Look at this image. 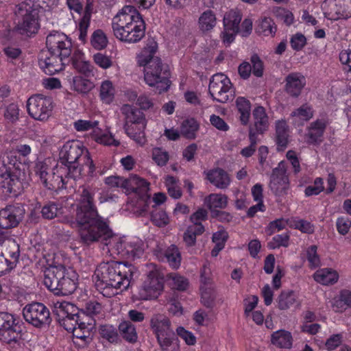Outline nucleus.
<instances>
[{
  "instance_id": "obj_34",
  "label": "nucleus",
  "mask_w": 351,
  "mask_h": 351,
  "mask_svg": "<svg viewBox=\"0 0 351 351\" xmlns=\"http://www.w3.org/2000/svg\"><path fill=\"white\" fill-rule=\"evenodd\" d=\"M254 126L256 132L262 134L269 128V117L265 108L256 106L252 111Z\"/></svg>"
},
{
  "instance_id": "obj_48",
  "label": "nucleus",
  "mask_w": 351,
  "mask_h": 351,
  "mask_svg": "<svg viewBox=\"0 0 351 351\" xmlns=\"http://www.w3.org/2000/svg\"><path fill=\"white\" fill-rule=\"evenodd\" d=\"M119 331L123 337L128 341L134 343L137 340V332L133 324L130 321H123L119 326Z\"/></svg>"
},
{
  "instance_id": "obj_40",
  "label": "nucleus",
  "mask_w": 351,
  "mask_h": 351,
  "mask_svg": "<svg viewBox=\"0 0 351 351\" xmlns=\"http://www.w3.org/2000/svg\"><path fill=\"white\" fill-rule=\"evenodd\" d=\"M116 93V88L110 80H106L101 82L99 98L102 103L105 104H112L114 100Z\"/></svg>"
},
{
  "instance_id": "obj_9",
  "label": "nucleus",
  "mask_w": 351,
  "mask_h": 351,
  "mask_svg": "<svg viewBox=\"0 0 351 351\" xmlns=\"http://www.w3.org/2000/svg\"><path fill=\"white\" fill-rule=\"evenodd\" d=\"M17 29L22 34L31 35L36 33L38 29V13L32 5L21 3L16 11Z\"/></svg>"
},
{
  "instance_id": "obj_1",
  "label": "nucleus",
  "mask_w": 351,
  "mask_h": 351,
  "mask_svg": "<svg viewBox=\"0 0 351 351\" xmlns=\"http://www.w3.org/2000/svg\"><path fill=\"white\" fill-rule=\"evenodd\" d=\"M78 193L75 219L65 217L63 221L72 228H77L81 239L85 243H89L101 239L106 246L104 250H106L113 257L116 255L123 257L127 237L113 234L107 222L99 216L94 204L95 190L82 186Z\"/></svg>"
},
{
  "instance_id": "obj_60",
  "label": "nucleus",
  "mask_w": 351,
  "mask_h": 351,
  "mask_svg": "<svg viewBox=\"0 0 351 351\" xmlns=\"http://www.w3.org/2000/svg\"><path fill=\"white\" fill-rule=\"evenodd\" d=\"M339 60L343 65L347 78L351 80V50H342L339 53Z\"/></svg>"
},
{
  "instance_id": "obj_16",
  "label": "nucleus",
  "mask_w": 351,
  "mask_h": 351,
  "mask_svg": "<svg viewBox=\"0 0 351 351\" xmlns=\"http://www.w3.org/2000/svg\"><path fill=\"white\" fill-rule=\"evenodd\" d=\"M88 169L82 162L75 161L73 162H66L58 164L56 166L57 177L60 178L58 182L62 184V186L66 184V179L72 178L78 180L83 176L90 177L87 173Z\"/></svg>"
},
{
  "instance_id": "obj_42",
  "label": "nucleus",
  "mask_w": 351,
  "mask_h": 351,
  "mask_svg": "<svg viewBox=\"0 0 351 351\" xmlns=\"http://www.w3.org/2000/svg\"><path fill=\"white\" fill-rule=\"evenodd\" d=\"M197 23L201 32L204 33L209 32L216 25V16L212 10H207L200 14Z\"/></svg>"
},
{
  "instance_id": "obj_44",
  "label": "nucleus",
  "mask_w": 351,
  "mask_h": 351,
  "mask_svg": "<svg viewBox=\"0 0 351 351\" xmlns=\"http://www.w3.org/2000/svg\"><path fill=\"white\" fill-rule=\"evenodd\" d=\"M93 138L97 143L104 145L117 147L120 144L111 133L102 132L98 127L93 131Z\"/></svg>"
},
{
  "instance_id": "obj_51",
  "label": "nucleus",
  "mask_w": 351,
  "mask_h": 351,
  "mask_svg": "<svg viewBox=\"0 0 351 351\" xmlns=\"http://www.w3.org/2000/svg\"><path fill=\"white\" fill-rule=\"evenodd\" d=\"M108 43V38L101 29H96L92 34L90 44L94 49L97 50L104 49L107 47Z\"/></svg>"
},
{
  "instance_id": "obj_28",
  "label": "nucleus",
  "mask_w": 351,
  "mask_h": 351,
  "mask_svg": "<svg viewBox=\"0 0 351 351\" xmlns=\"http://www.w3.org/2000/svg\"><path fill=\"white\" fill-rule=\"evenodd\" d=\"M326 124L324 119H317L312 122L308 127L307 133L305 135L306 141L309 144L319 143L322 141Z\"/></svg>"
},
{
  "instance_id": "obj_50",
  "label": "nucleus",
  "mask_w": 351,
  "mask_h": 351,
  "mask_svg": "<svg viewBox=\"0 0 351 351\" xmlns=\"http://www.w3.org/2000/svg\"><path fill=\"white\" fill-rule=\"evenodd\" d=\"M204 231V227L203 226L195 225L189 226L186 232L184 234L183 239L185 243L188 246H192L195 245L196 241V237L202 234Z\"/></svg>"
},
{
  "instance_id": "obj_52",
  "label": "nucleus",
  "mask_w": 351,
  "mask_h": 351,
  "mask_svg": "<svg viewBox=\"0 0 351 351\" xmlns=\"http://www.w3.org/2000/svg\"><path fill=\"white\" fill-rule=\"evenodd\" d=\"M165 257L170 267L173 269H178L181 263V255L178 248L172 245L165 252Z\"/></svg>"
},
{
  "instance_id": "obj_61",
  "label": "nucleus",
  "mask_w": 351,
  "mask_h": 351,
  "mask_svg": "<svg viewBox=\"0 0 351 351\" xmlns=\"http://www.w3.org/2000/svg\"><path fill=\"white\" fill-rule=\"evenodd\" d=\"M317 251V247L315 245L310 246L306 250V258L311 268H315L320 265V258Z\"/></svg>"
},
{
  "instance_id": "obj_57",
  "label": "nucleus",
  "mask_w": 351,
  "mask_h": 351,
  "mask_svg": "<svg viewBox=\"0 0 351 351\" xmlns=\"http://www.w3.org/2000/svg\"><path fill=\"white\" fill-rule=\"evenodd\" d=\"M99 121L96 120L78 119L73 122V128L80 132H86L90 130L93 131L98 127Z\"/></svg>"
},
{
  "instance_id": "obj_13",
  "label": "nucleus",
  "mask_w": 351,
  "mask_h": 351,
  "mask_svg": "<svg viewBox=\"0 0 351 351\" xmlns=\"http://www.w3.org/2000/svg\"><path fill=\"white\" fill-rule=\"evenodd\" d=\"M163 289V278L156 271H152L147 276L138 291L141 300H148L157 298Z\"/></svg>"
},
{
  "instance_id": "obj_54",
  "label": "nucleus",
  "mask_w": 351,
  "mask_h": 351,
  "mask_svg": "<svg viewBox=\"0 0 351 351\" xmlns=\"http://www.w3.org/2000/svg\"><path fill=\"white\" fill-rule=\"evenodd\" d=\"M20 109L16 104L8 105L4 110L3 117L9 124H15L19 119Z\"/></svg>"
},
{
  "instance_id": "obj_29",
  "label": "nucleus",
  "mask_w": 351,
  "mask_h": 351,
  "mask_svg": "<svg viewBox=\"0 0 351 351\" xmlns=\"http://www.w3.org/2000/svg\"><path fill=\"white\" fill-rule=\"evenodd\" d=\"M144 243L137 237H126L123 257L135 258L141 257L144 252Z\"/></svg>"
},
{
  "instance_id": "obj_64",
  "label": "nucleus",
  "mask_w": 351,
  "mask_h": 351,
  "mask_svg": "<svg viewBox=\"0 0 351 351\" xmlns=\"http://www.w3.org/2000/svg\"><path fill=\"white\" fill-rule=\"evenodd\" d=\"M336 227L339 234L346 235L351 228V220L345 216L339 217L336 221Z\"/></svg>"
},
{
  "instance_id": "obj_18",
  "label": "nucleus",
  "mask_w": 351,
  "mask_h": 351,
  "mask_svg": "<svg viewBox=\"0 0 351 351\" xmlns=\"http://www.w3.org/2000/svg\"><path fill=\"white\" fill-rule=\"evenodd\" d=\"M269 186L276 195H282L287 193L289 188V180L287 175L286 164L284 161L279 162L278 167L273 169Z\"/></svg>"
},
{
  "instance_id": "obj_21",
  "label": "nucleus",
  "mask_w": 351,
  "mask_h": 351,
  "mask_svg": "<svg viewBox=\"0 0 351 351\" xmlns=\"http://www.w3.org/2000/svg\"><path fill=\"white\" fill-rule=\"evenodd\" d=\"M127 191L134 193L139 197V206L142 203H147L150 196L149 192V183L144 179L138 176H133L127 180Z\"/></svg>"
},
{
  "instance_id": "obj_22",
  "label": "nucleus",
  "mask_w": 351,
  "mask_h": 351,
  "mask_svg": "<svg viewBox=\"0 0 351 351\" xmlns=\"http://www.w3.org/2000/svg\"><path fill=\"white\" fill-rule=\"evenodd\" d=\"M59 284L56 295H67L73 293L77 288V274L72 269H66L64 266L63 276H60Z\"/></svg>"
},
{
  "instance_id": "obj_25",
  "label": "nucleus",
  "mask_w": 351,
  "mask_h": 351,
  "mask_svg": "<svg viewBox=\"0 0 351 351\" xmlns=\"http://www.w3.org/2000/svg\"><path fill=\"white\" fill-rule=\"evenodd\" d=\"M64 265H52L45 270L43 283L45 286L55 295L60 286V276H63Z\"/></svg>"
},
{
  "instance_id": "obj_38",
  "label": "nucleus",
  "mask_w": 351,
  "mask_h": 351,
  "mask_svg": "<svg viewBox=\"0 0 351 351\" xmlns=\"http://www.w3.org/2000/svg\"><path fill=\"white\" fill-rule=\"evenodd\" d=\"M271 342L274 346L280 348H291L293 337L290 332L279 330L272 333Z\"/></svg>"
},
{
  "instance_id": "obj_14",
  "label": "nucleus",
  "mask_w": 351,
  "mask_h": 351,
  "mask_svg": "<svg viewBox=\"0 0 351 351\" xmlns=\"http://www.w3.org/2000/svg\"><path fill=\"white\" fill-rule=\"evenodd\" d=\"M47 49L52 53L63 57H69L71 53L72 43L71 39L64 33L53 31L46 38Z\"/></svg>"
},
{
  "instance_id": "obj_30",
  "label": "nucleus",
  "mask_w": 351,
  "mask_h": 351,
  "mask_svg": "<svg viewBox=\"0 0 351 351\" xmlns=\"http://www.w3.org/2000/svg\"><path fill=\"white\" fill-rule=\"evenodd\" d=\"M210 269L206 265H204L202 271L200 276V291L202 300L204 305L209 306L210 301L213 300L212 297V291L213 289L210 287Z\"/></svg>"
},
{
  "instance_id": "obj_39",
  "label": "nucleus",
  "mask_w": 351,
  "mask_h": 351,
  "mask_svg": "<svg viewBox=\"0 0 351 351\" xmlns=\"http://www.w3.org/2000/svg\"><path fill=\"white\" fill-rule=\"evenodd\" d=\"M74 68L86 77L94 75L95 67L91 63L86 60L84 55L80 52L75 55L73 60Z\"/></svg>"
},
{
  "instance_id": "obj_43",
  "label": "nucleus",
  "mask_w": 351,
  "mask_h": 351,
  "mask_svg": "<svg viewBox=\"0 0 351 351\" xmlns=\"http://www.w3.org/2000/svg\"><path fill=\"white\" fill-rule=\"evenodd\" d=\"M91 14L86 10L83 16L76 23L75 32L77 34L78 39L83 43L86 41L88 35V29L90 27Z\"/></svg>"
},
{
  "instance_id": "obj_45",
  "label": "nucleus",
  "mask_w": 351,
  "mask_h": 351,
  "mask_svg": "<svg viewBox=\"0 0 351 351\" xmlns=\"http://www.w3.org/2000/svg\"><path fill=\"white\" fill-rule=\"evenodd\" d=\"M276 143L284 149L288 143L289 128L287 122L282 119L276 122Z\"/></svg>"
},
{
  "instance_id": "obj_46",
  "label": "nucleus",
  "mask_w": 351,
  "mask_h": 351,
  "mask_svg": "<svg viewBox=\"0 0 351 351\" xmlns=\"http://www.w3.org/2000/svg\"><path fill=\"white\" fill-rule=\"evenodd\" d=\"M276 26L271 19L263 17L257 22L256 31L264 36H274L276 33Z\"/></svg>"
},
{
  "instance_id": "obj_20",
  "label": "nucleus",
  "mask_w": 351,
  "mask_h": 351,
  "mask_svg": "<svg viewBox=\"0 0 351 351\" xmlns=\"http://www.w3.org/2000/svg\"><path fill=\"white\" fill-rule=\"evenodd\" d=\"M23 215L19 206H9L0 210V228L3 229L15 227Z\"/></svg>"
},
{
  "instance_id": "obj_5",
  "label": "nucleus",
  "mask_w": 351,
  "mask_h": 351,
  "mask_svg": "<svg viewBox=\"0 0 351 351\" xmlns=\"http://www.w3.org/2000/svg\"><path fill=\"white\" fill-rule=\"evenodd\" d=\"M121 110L125 119V132L138 145L143 146L147 142L145 134L147 121L144 114L128 104L123 105Z\"/></svg>"
},
{
  "instance_id": "obj_33",
  "label": "nucleus",
  "mask_w": 351,
  "mask_h": 351,
  "mask_svg": "<svg viewBox=\"0 0 351 351\" xmlns=\"http://www.w3.org/2000/svg\"><path fill=\"white\" fill-rule=\"evenodd\" d=\"M204 206L213 213L224 209L228 205V197L221 193H211L204 199Z\"/></svg>"
},
{
  "instance_id": "obj_3",
  "label": "nucleus",
  "mask_w": 351,
  "mask_h": 351,
  "mask_svg": "<svg viewBox=\"0 0 351 351\" xmlns=\"http://www.w3.org/2000/svg\"><path fill=\"white\" fill-rule=\"evenodd\" d=\"M157 43L149 41L136 56L137 64L143 66L144 80L149 86L154 87L158 93L167 91L170 86L169 71L156 55Z\"/></svg>"
},
{
  "instance_id": "obj_19",
  "label": "nucleus",
  "mask_w": 351,
  "mask_h": 351,
  "mask_svg": "<svg viewBox=\"0 0 351 351\" xmlns=\"http://www.w3.org/2000/svg\"><path fill=\"white\" fill-rule=\"evenodd\" d=\"M69 57H63L59 54L52 53L49 49L42 51L39 58V65L43 71L48 75H54L62 71L65 61Z\"/></svg>"
},
{
  "instance_id": "obj_37",
  "label": "nucleus",
  "mask_w": 351,
  "mask_h": 351,
  "mask_svg": "<svg viewBox=\"0 0 351 351\" xmlns=\"http://www.w3.org/2000/svg\"><path fill=\"white\" fill-rule=\"evenodd\" d=\"M93 326L91 324H86L84 322H80L77 326L72 331L74 343H79L80 341H82L84 346L90 340V330Z\"/></svg>"
},
{
  "instance_id": "obj_36",
  "label": "nucleus",
  "mask_w": 351,
  "mask_h": 351,
  "mask_svg": "<svg viewBox=\"0 0 351 351\" xmlns=\"http://www.w3.org/2000/svg\"><path fill=\"white\" fill-rule=\"evenodd\" d=\"M331 306L337 313L344 312L348 308H351V291L341 290L331 301Z\"/></svg>"
},
{
  "instance_id": "obj_15",
  "label": "nucleus",
  "mask_w": 351,
  "mask_h": 351,
  "mask_svg": "<svg viewBox=\"0 0 351 351\" xmlns=\"http://www.w3.org/2000/svg\"><path fill=\"white\" fill-rule=\"evenodd\" d=\"M23 315L26 322L36 327L47 324L50 319L48 308L42 303L34 302L23 308Z\"/></svg>"
},
{
  "instance_id": "obj_24",
  "label": "nucleus",
  "mask_w": 351,
  "mask_h": 351,
  "mask_svg": "<svg viewBox=\"0 0 351 351\" xmlns=\"http://www.w3.org/2000/svg\"><path fill=\"white\" fill-rule=\"evenodd\" d=\"M34 171L46 188L51 189L56 186L60 187L61 183L58 182L60 178L57 177V173L55 174L56 169L53 174H50V169L48 165L44 162L38 161L36 164Z\"/></svg>"
},
{
  "instance_id": "obj_8",
  "label": "nucleus",
  "mask_w": 351,
  "mask_h": 351,
  "mask_svg": "<svg viewBox=\"0 0 351 351\" xmlns=\"http://www.w3.org/2000/svg\"><path fill=\"white\" fill-rule=\"evenodd\" d=\"M208 90L213 100L219 103H226L234 98V91L230 80L223 73L213 75Z\"/></svg>"
},
{
  "instance_id": "obj_49",
  "label": "nucleus",
  "mask_w": 351,
  "mask_h": 351,
  "mask_svg": "<svg viewBox=\"0 0 351 351\" xmlns=\"http://www.w3.org/2000/svg\"><path fill=\"white\" fill-rule=\"evenodd\" d=\"M296 294L293 291H283L278 298V307L280 310H287L296 301Z\"/></svg>"
},
{
  "instance_id": "obj_10",
  "label": "nucleus",
  "mask_w": 351,
  "mask_h": 351,
  "mask_svg": "<svg viewBox=\"0 0 351 351\" xmlns=\"http://www.w3.org/2000/svg\"><path fill=\"white\" fill-rule=\"evenodd\" d=\"M27 108L28 114L34 119L46 121L51 116L53 104L50 97L36 95L28 99Z\"/></svg>"
},
{
  "instance_id": "obj_35",
  "label": "nucleus",
  "mask_w": 351,
  "mask_h": 351,
  "mask_svg": "<svg viewBox=\"0 0 351 351\" xmlns=\"http://www.w3.org/2000/svg\"><path fill=\"white\" fill-rule=\"evenodd\" d=\"M53 311L59 318L68 316H76L78 313L77 308L72 303L61 300L52 302Z\"/></svg>"
},
{
  "instance_id": "obj_32",
  "label": "nucleus",
  "mask_w": 351,
  "mask_h": 351,
  "mask_svg": "<svg viewBox=\"0 0 351 351\" xmlns=\"http://www.w3.org/2000/svg\"><path fill=\"white\" fill-rule=\"evenodd\" d=\"M315 282L322 285H332L337 282L339 276L338 272L332 268L317 269L313 275Z\"/></svg>"
},
{
  "instance_id": "obj_26",
  "label": "nucleus",
  "mask_w": 351,
  "mask_h": 351,
  "mask_svg": "<svg viewBox=\"0 0 351 351\" xmlns=\"http://www.w3.org/2000/svg\"><path fill=\"white\" fill-rule=\"evenodd\" d=\"M206 178L215 186L224 189L230 184V178L228 173L221 168H215L204 172Z\"/></svg>"
},
{
  "instance_id": "obj_6",
  "label": "nucleus",
  "mask_w": 351,
  "mask_h": 351,
  "mask_svg": "<svg viewBox=\"0 0 351 351\" xmlns=\"http://www.w3.org/2000/svg\"><path fill=\"white\" fill-rule=\"evenodd\" d=\"M150 326L162 351H178L180 346L169 319L162 315H155L150 319Z\"/></svg>"
},
{
  "instance_id": "obj_17",
  "label": "nucleus",
  "mask_w": 351,
  "mask_h": 351,
  "mask_svg": "<svg viewBox=\"0 0 351 351\" xmlns=\"http://www.w3.org/2000/svg\"><path fill=\"white\" fill-rule=\"evenodd\" d=\"M20 326L14 316L10 313H0V340L10 343L16 341L20 336Z\"/></svg>"
},
{
  "instance_id": "obj_47",
  "label": "nucleus",
  "mask_w": 351,
  "mask_h": 351,
  "mask_svg": "<svg viewBox=\"0 0 351 351\" xmlns=\"http://www.w3.org/2000/svg\"><path fill=\"white\" fill-rule=\"evenodd\" d=\"M241 21V14L236 10H230L226 13L223 17V27L228 30H238Z\"/></svg>"
},
{
  "instance_id": "obj_56",
  "label": "nucleus",
  "mask_w": 351,
  "mask_h": 351,
  "mask_svg": "<svg viewBox=\"0 0 351 351\" xmlns=\"http://www.w3.org/2000/svg\"><path fill=\"white\" fill-rule=\"evenodd\" d=\"M169 280L172 287L179 291L186 290L189 285L187 278L176 273L171 274Z\"/></svg>"
},
{
  "instance_id": "obj_53",
  "label": "nucleus",
  "mask_w": 351,
  "mask_h": 351,
  "mask_svg": "<svg viewBox=\"0 0 351 351\" xmlns=\"http://www.w3.org/2000/svg\"><path fill=\"white\" fill-rule=\"evenodd\" d=\"M199 128L197 122L194 119L184 121L181 125V132L187 138H195V133Z\"/></svg>"
},
{
  "instance_id": "obj_23",
  "label": "nucleus",
  "mask_w": 351,
  "mask_h": 351,
  "mask_svg": "<svg viewBox=\"0 0 351 351\" xmlns=\"http://www.w3.org/2000/svg\"><path fill=\"white\" fill-rule=\"evenodd\" d=\"M285 90L286 93L293 97H298L306 84V77L300 73H289L285 79Z\"/></svg>"
},
{
  "instance_id": "obj_55",
  "label": "nucleus",
  "mask_w": 351,
  "mask_h": 351,
  "mask_svg": "<svg viewBox=\"0 0 351 351\" xmlns=\"http://www.w3.org/2000/svg\"><path fill=\"white\" fill-rule=\"evenodd\" d=\"M165 186L171 197L174 199H178L181 197L182 192L178 184L177 180L174 177L170 176H166Z\"/></svg>"
},
{
  "instance_id": "obj_2",
  "label": "nucleus",
  "mask_w": 351,
  "mask_h": 351,
  "mask_svg": "<svg viewBox=\"0 0 351 351\" xmlns=\"http://www.w3.org/2000/svg\"><path fill=\"white\" fill-rule=\"evenodd\" d=\"M134 271L133 266L122 262H104L95 270L93 280L97 290L110 298L128 288Z\"/></svg>"
},
{
  "instance_id": "obj_41",
  "label": "nucleus",
  "mask_w": 351,
  "mask_h": 351,
  "mask_svg": "<svg viewBox=\"0 0 351 351\" xmlns=\"http://www.w3.org/2000/svg\"><path fill=\"white\" fill-rule=\"evenodd\" d=\"M235 104L241 123L244 125L248 124L251 114L250 101L244 97H239L235 101Z\"/></svg>"
},
{
  "instance_id": "obj_59",
  "label": "nucleus",
  "mask_w": 351,
  "mask_h": 351,
  "mask_svg": "<svg viewBox=\"0 0 351 351\" xmlns=\"http://www.w3.org/2000/svg\"><path fill=\"white\" fill-rule=\"evenodd\" d=\"M61 206L60 204L56 203H49L42 208V215L45 219H53L58 216L60 213Z\"/></svg>"
},
{
  "instance_id": "obj_12",
  "label": "nucleus",
  "mask_w": 351,
  "mask_h": 351,
  "mask_svg": "<svg viewBox=\"0 0 351 351\" xmlns=\"http://www.w3.org/2000/svg\"><path fill=\"white\" fill-rule=\"evenodd\" d=\"M322 8L325 17L329 20L351 18V0H325Z\"/></svg>"
},
{
  "instance_id": "obj_31",
  "label": "nucleus",
  "mask_w": 351,
  "mask_h": 351,
  "mask_svg": "<svg viewBox=\"0 0 351 351\" xmlns=\"http://www.w3.org/2000/svg\"><path fill=\"white\" fill-rule=\"evenodd\" d=\"M88 77L75 75L69 80L71 90L80 95H87L95 87L93 81Z\"/></svg>"
},
{
  "instance_id": "obj_27",
  "label": "nucleus",
  "mask_w": 351,
  "mask_h": 351,
  "mask_svg": "<svg viewBox=\"0 0 351 351\" xmlns=\"http://www.w3.org/2000/svg\"><path fill=\"white\" fill-rule=\"evenodd\" d=\"M313 116L314 110L313 106L306 103L294 109L290 114V118L294 125L302 126L310 121Z\"/></svg>"
},
{
  "instance_id": "obj_11",
  "label": "nucleus",
  "mask_w": 351,
  "mask_h": 351,
  "mask_svg": "<svg viewBox=\"0 0 351 351\" xmlns=\"http://www.w3.org/2000/svg\"><path fill=\"white\" fill-rule=\"evenodd\" d=\"M24 188V182L4 162L0 166V189L5 195L12 194L14 196L20 193Z\"/></svg>"
},
{
  "instance_id": "obj_7",
  "label": "nucleus",
  "mask_w": 351,
  "mask_h": 351,
  "mask_svg": "<svg viewBox=\"0 0 351 351\" xmlns=\"http://www.w3.org/2000/svg\"><path fill=\"white\" fill-rule=\"evenodd\" d=\"M59 156L60 164L75 161L83 162V165L88 169V174L94 176L95 167L93 161L88 149L81 141L73 140L66 142L60 150Z\"/></svg>"
},
{
  "instance_id": "obj_62",
  "label": "nucleus",
  "mask_w": 351,
  "mask_h": 351,
  "mask_svg": "<svg viewBox=\"0 0 351 351\" xmlns=\"http://www.w3.org/2000/svg\"><path fill=\"white\" fill-rule=\"evenodd\" d=\"M94 62L102 69H108L112 66V60L110 56L104 53H97L93 57Z\"/></svg>"
},
{
  "instance_id": "obj_4",
  "label": "nucleus",
  "mask_w": 351,
  "mask_h": 351,
  "mask_svg": "<svg viewBox=\"0 0 351 351\" xmlns=\"http://www.w3.org/2000/svg\"><path fill=\"white\" fill-rule=\"evenodd\" d=\"M113 35L118 40L134 43L145 35V23L137 10L131 5L123 7L112 19Z\"/></svg>"
},
{
  "instance_id": "obj_63",
  "label": "nucleus",
  "mask_w": 351,
  "mask_h": 351,
  "mask_svg": "<svg viewBox=\"0 0 351 351\" xmlns=\"http://www.w3.org/2000/svg\"><path fill=\"white\" fill-rule=\"evenodd\" d=\"M152 221L158 227H163L169 223V218L164 210H156L152 213Z\"/></svg>"
},
{
  "instance_id": "obj_58",
  "label": "nucleus",
  "mask_w": 351,
  "mask_h": 351,
  "mask_svg": "<svg viewBox=\"0 0 351 351\" xmlns=\"http://www.w3.org/2000/svg\"><path fill=\"white\" fill-rule=\"evenodd\" d=\"M99 333L103 338L111 343L116 342L119 338L116 328L111 325L101 326L99 329Z\"/></svg>"
}]
</instances>
